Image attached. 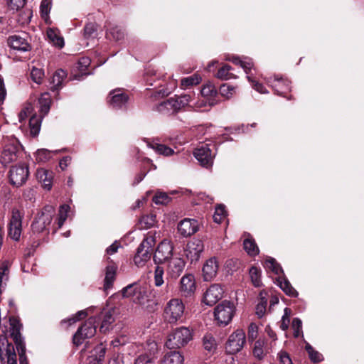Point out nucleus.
<instances>
[{"label":"nucleus","mask_w":364,"mask_h":364,"mask_svg":"<svg viewBox=\"0 0 364 364\" xmlns=\"http://www.w3.org/2000/svg\"><path fill=\"white\" fill-rule=\"evenodd\" d=\"M9 326L7 332L15 343L19 356V363L20 364H28L26 357V346L23 338L21 333L22 325L19 321L14 317H9Z\"/></svg>","instance_id":"obj_1"},{"label":"nucleus","mask_w":364,"mask_h":364,"mask_svg":"<svg viewBox=\"0 0 364 364\" xmlns=\"http://www.w3.org/2000/svg\"><path fill=\"white\" fill-rule=\"evenodd\" d=\"M192 101V97L190 95L184 94L177 97H171L164 100L156 105V109L164 114H176L182 108L189 105Z\"/></svg>","instance_id":"obj_2"},{"label":"nucleus","mask_w":364,"mask_h":364,"mask_svg":"<svg viewBox=\"0 0 364 364\" xmlns=\"http://www.w3.org/2000/svg\"><path fill=\"white\" fill-rule=\"evenodd\" d=\"M193 337L192 329L181 326L175 328L168 336L166 346L169 349L180 348L186 346Z\"/></svg>","instance_id":"obj_3"},{"label":"nucleus","mask_w":364,"mask_h":364,"mask_svg":"<svg viewBox=\"0 0 364 364\" xmlns=\"http://www.w3.org/2000/svg\"><path fill=\"white\" fill-rule=\"evenodd\" d=\"M156 232H150L141 242L137 248L134 257V264L139 267H143L149 261L152 255V247L156 243Z\"/></svg>","instance_id":"obj_4"},{"label":"nucleus","mask_w":364,"mask_h":364,"mask_svg":"<svg viewBox=\"0 0 364 364\" xmlns=\"http://www.w3.org/2000/svg\"><path fill=\"white\" fill-rule=\"evenodd\" d=\"M235 312L234 304L229 301H223L214 309L215 319L219 325L226 326L232 321Z\"/></svg>","instance_id":"obj_5"},{"label":"nucleus","mask_w":364,"mask_h":364,"mask_svg":"<svg viewBox=\"0 0 364 364\" xmlns=\"http://www.w3.org/2000/svg\"><path fill=\"white\" fill-rule=\"evenodd\" d=\"M55 214V209L52 205H46L43 210L38 213L34 221L31 225L34 232H42L46 230L52 222Z\"/></svg>","instance_id":"obj_6"},{"label":"nucleus","mask_w":364,"mask_h":364,"mask_svg":"<svg viewBox=\"0 0 364 364\" xmlns=\"http://www.w3.org/2000/svg\"><path fill=\"white\" fill-rule=\"evenodd\" d=\"M184 305L181 300L172 299L164 309V317L169 323H176L180 321L184 314Z\"/></svg>","instance_id":"obj_7"},{"label":"nucleus","mask_w":364,"mask_h":364,"mask_svg":"<svg viewBox=\"0 0 364 364\" xmlns=\"http://www.w3.org/2000/svg\"><path fill=\"white\" fill-rule=\"evenodd\" d=\"M0 361L1 364H18L15 348L9 342L4 331L0 335Z\"/></svg>","instance_id":"obj_8"},{"label":"nucleus","mask_w":364,"mask_h":364,"mask_svg":"<svg viewBox=\"0 0 364 364\" xmlns=\"http://www.w3.org/2000/svg\"><path fill=\"white\" fill-rule=\"evenodd\" d=\"M96 320L94 317L88 318L77 331L73 338V343L76 346L81 345L83 341L92 338L96 333Z\"/></svg>","instance_id":"obj_9"},{"label":"nucleus","mask_w":364,"mask_h":364,"mask_svg":"<svg viewBox=\"0 0 364 364\" xmlns=\"http://www.w3.org/2000/svg\"><path fill=\"white\" fill-rule=\"evenodd\" d=\"M23 217V212L16 208L12 209L8 225V234L9 236L15 241H18L20 239Z\"/></svg>","instance_id":"obj_10"},{"label":"nucleus","mask_w":364,"mask_h":364,"mask_svg":"<svg viewBox=\"0 0 364 364\" xmlns=\"http://www.w3.org/2000/svg\"><path fill=\"white\" fill-rule=\"evenodd\" d=\"M245 342V332L237 329L229 336L225 345V350L229 354H235L241 350Z\"/></svg>","instance_id":"obj_11"},{"label":"nucleus","mask_w":364,"mask_h":364,"mask_svg":"<svg viewBox=\"0 0 364 364\" xmlns=\"http://www.w3.org/2000/svg\"><path fill=\"white\" fill-rule=\"evenodd\" d=\"M29 176L28 166L26 164L14 166L9 171V178L12 185L19 187L23 185Z\"/></svg>","instance_id":"obj_12"},{"label":"nucleus","mask_w":364,"mask_h":364,"mask_svg":"<svg viewBox=\"0 0 364 364\" xmlns=\"http://www.w3.org/2000/svg\"><path fill=\"white\" fill-rule=\"evenodd\" d=\"M30 38L27 33L14 34L8 38L9 46L14 50L26 52L31 50Z\"/></svg>","instance_id":"obj_13"},{"label":"nucleus","mask_w":364,"mask_h":364,"mask_svg":"<svg viewBox=\"0 0 364 364\" xmlns=\"http://www.w3.org/2000/svg\"><path fill=\"white\" fill-rule=\"evenodd\" d=\"M172 252L173 246L171 244L168 240H164L158 245L153 256L154 263L159 264L168 260L172 255Z\"/></svg>","instance_id":"obj_14"},{"label":"nucleus","mask_w":364,"mask_h":364,"mask_svg":"<svg viewBox=\"0 0 364 364\" xmlns=\"http://www.w3.org/2000/svg\"><path fill=\"white\" fill-rule=\"evenodd\" d=\"M193 155L201 166L208 168L213 165L215 154L211 153V150L207 144H203L196 148Z\"/></svg>","instance_id":"obj_15"},{"label":"nucleus","mask_w":364,"mask_h":364,"mask_svg":"<svg viewBox=\"0 0 364 364\" xmlns=\"http://www.w3.org/2000/svg\"><path fill=\"white\" fill-rule=\"evenodd\" d=\"M203 250V242L198 239H193L188 242L185 251L186 257L193 262L199 259Z\"/></svg>","instance_id":"obj_16"},{"label":"nucleus","mask_w":364,"mask_h":364,"mask_svg":"<svg viewBox=\"0 0 364 364\" xmlns=\"http://www.w3.org/2000/svg\"><path fill=\"white\" fill-rule=\"evenodd\" d=\"M223 295V289L220 284H215L211 285L206 291L203 302L208 306L215 304Z\"/></svg>","instance_id":"obj_17"},{"label":"nucleus","mask_w":364,"mask_h":364,"mask_svg":"<svg viewBox=\"0 0 364 364\" xmlns=\"http://www.w3.org/2000/svg\"><path fill=\"white\" fill-rule=\"evenodd\" d=\"M109 104L113 109H119L124 106L129 100L128 95L120 90H112L109 94Z\"/></svg>","instance_id":"obj_18"},{"label":"nucleus","mask_w":364,"mask_h":364,"mask_svg":"<svg viewBox=\"0 0 364 364\" xmlns=\"http://www.w3.org/2000/svg\"><path fill=\"white\" fill-rule=\"evenodd\" d=\"M218 262L216 257L208 259L203 267V277L205 281H211L218 273Z\"/></svg>","instance_id":"obj_19"},{"label":"nucleus","mask_w":364,"mask_h":364,"mask_svg":"<svg viewBox=\"0 0 364 364\" xmlns=\"http://www.w3.org/2000/svg\"><path fill=\"white\" fill-rule=\"evenodd\" d=\"M196 290V282L193 274H186L181 279L180 292L183 296H190Z\"/></svg>","instance_id":"obj_20"},{"label":"nucleus","mask_w":364,"mask_h":364,"mask_svg":"<svg viewBox=\"0 0 364 364\" xmlns=\"http://www.w3.org/2000/svg\"><path fill=\"white\" fill-rule=\"evenodd\" d=\"M269 82L277 95L285 97V94L291 90L290 82L277 75L274 76L273 80L270 79Z\"/></svg>","instance_id":"obj_21"},{"label":"nucleus","mask_w":364,"mask_h":364,"mask_svg":"<svg viewBox=\"0 0 364 364\" xmlns=\"http://www.w3.org/2000/svg\"><path fill=\"white\" fill-rule=\"evenodd\" d=\"M178 230L183 237H188L198 230V222L193 219H184L178 225Z\"/></svg>","instance_id":"obj_22"},{"label":"nucleus","mask_w":364,"mask_h":364,"mask_svg":"<svg viewBox=\"0 0 364 364\" xmlns=\"http://www.w3.org/2000/svg\"><path fill=\"white\" fill-rule=\"evenodd\" d=\"M185 262L181 258H171L168 264L167 272L172 278L178 277L185 267Z\"/></svg>","instance_id":"obj_23"},{"label":"nucleus","mask_w":364,"mask_h":364,"mask_svg":"<svg viewBox=\"0 0 364 364\" xmlns=\"http://www.w3.org/2000/svg\"><path fill=\"white\" fill-rule=\"evenodd\" d=\"M18 146L14 144H8L5 146L1 156V161L6 165L17 159Z\"/></svg>","instance_id":"obj_24"},{"label":"nucleus","mask_w":364,"mask_h":364,"mask_svg":"<svg viewBox=\"0 0 364 364\" xmlns=\"http://www.w3.org/2000/svg\"><path fill=\"white\" fill-rule=\"evenodd\" d=\"M11 262L4 259L0 263V294L6 288L9 279Z\"/></svg>","instance_id":"obj_25"},{"label":"nucleus","mask_w":364,"mask_h":364,"mask_svg":"<svg viewBox=\"0 0 364 364\" xmlns=\"http://www.w3.org/2000/svg\"><path fill=\"white\" fill-rule=\"evenodd\" d=\"M183 356L178 351H170L161 359L159 364H183Z\"/></svg>","instance_id":"obj_26"},{"label":"nucleus","mask_w":364,"mask_h":364,"mask_svg":"<svg viewBox=\"0 0 364 364\" xmlns=\"http://www.w3.org/2000/svg\"><path fill=\"white\" fill-rule=\"evenodd\" d=\"M117 269V267L115 264L107 266L104 284V289L105 291L112 287V284L116 277Z\"/></svg>","instance_id":"obj_27"},{"label":"nucleus","mask_w":364,"mask_h":364,"mask_svg":"<svg viewBox=\"0 0 364 364\" xmlns=\"http://www.w3.org/2000/svg\"><path fill=\"white\" fill-rule=\"evenodd\" d=\"M36 177L44 188L50 190L52 183V172L46 169H39L36 173Z\"/></svg>","instance_id":"obj_28"},{"label":"nucleus","mask_w":364,"mask_h":364,"mask_svg":"<svg viewBox=\"0 0 364 364\" xmlns=\"http://www.w3.org/2000/svg\"><path fill=\"white\" fill-rule=\"evenodd\" d=\"M67 77V73L65 70L59 69L55 72L52 77L50 83L52 84L51 90H58L62 87L63 82Z\"/></svg>","instance_id":"obj_29"},{"label":"nucleus","mask_w":364,"mask_h":364,"mask_svg":"<svg viewBox=\"0 0 364 364\" xmlns=\"http://www.w3.org/2000/svg\"><path fill=\"white\" fill-rule=\"evenodd\" d=\"M38 103L40 105L41 114L42 116L46 115L50 110L51 104V98L50 95L48 93L42 94L38 100Z\"/></svg>","instance_id":"obj_30"},{"label":"nucleus","mask_w":364,"mask_h":364,"mask_svg":"<svg viewBox=\"0 0 364 364\" xmlns=\"http://www.w3.org/2000/svg\"><path fill=\"white\" fill-rule=\"evenodd\" d=\"M277 282L280 288L286 293L287 295L296 297L298 292L292 287L290 282L285 278H279Z\"/></svg>","instance_id":"obj_31"},{"label":"nucleus","mask_w":364,"mask_h":364,"mask_svg":"<svg viewBox=\"0 0 364 364\" xmlns=\"http://www.w3.org/2000/svg\"><path fill=\"white\" fill-rule=\"evenodd\" d=\"M201 81V77L200 75L195 73L191 76L182 78L181 80V86L183 89L189 88L193 85L199 84Z\"/></svg>","instance_id":"obj_32"},{"label":"nucleus","mask_w":364,"mask_h":364,"mask_svg":"<svg viewBox=\"0 0 364 364\" xmlns=\"http://www.w3.org/2000/svg\"><path fill=\"white\" fill-rule=\"evenodd\" d=\"M148 146L153 149L156 153L164 156H171L173 154V150L171 148L155 141L149 143Z\"/></svg>","instance_id":"obj_33"},{"label":"nucleus","mask_w":364,"mask_h":364,"mask_svg":"<svg viewBox=\"0 0 364 364\" xmlns=\"http://www.w3.org/2000/svg\"><path fill=\"white\" fill-rule=\"evenodd\" d=\"M200 92L202 96L207 100L215 99V97L218 94V90L215 86L209 82L203 86Z\"/></svg>","instance_id":"obj_34"},{"label":"nucleus","mask_w":364,"mask_h":364,"mask_svg":"<svg viewBox=\"0 0 364 364\" xmlns=\"http://www.w3.org/2000/svg\"><path fill=\"white\" fill-rule=\"evenodd\" d=\"M245 60L240 59L239 57L232 56L231 58H229V60L232 61L234 64L240 65L246 73H248L249 71L252 69L253 64L250 59L247 58Z\"/></svg>","instance_id":"obj_35"},{"label":"nucleus","mask_w":364,"mask_h":364,"mask_svg":"<svg viewBox=\"0 0 364 364\" xmlns=\"http://www.w3.org/2000/svg\"><path fill=\"white\" fill-rule=\"evenodd\" d=\"M245 250L250 256H255L259 253V248L255 240L251 238H247L243 242Z\"/></svg>","instance_id":"obj_36"},{"label":"nucleus","mask_w":364,"mask_h":364,"mask_svg":"<svg viewBox=\"0 0 364 364\" xmlns=\"http://www.w3.org/2000/svg\"><path fill=\"white\" fill-rule=\"evenodd\" d=\"M141 288V287L136 283L129 284L122 289V296L125 298L132 297V299H134Z\"/></svg>","instance_id":"obj_37"},{"label":"nucleus","mask_w":364,"mask_h":364,"mask_svg":"<svg viewBox=\"0 0 364 364\" xmlns=\"http://www.w3.org/2000/svg\"><path fill=\"white\" fill-rule=\"evenodd\" d=\"M203 346L206 350L214 351L217 348V343L213 336L210 333L205 334L203 338Z\"/></svg>","instance_id":"obj_38"},{"label":"nucleus","mask_w":364,"mask_h":364,"mask_svg":"<svg viewBox=\"0 0 364 364\" xmlns=\"http://www.w3.org/2000/svg\"><path fill=\"white\" fill-rule=\"evenodd\" d=\"M156 222V216L147 215L141 218L139 223V229H149L153 227Z\"/></svg>","instance_id":"obj_39"},{"label":"nucleus","mask_w":364,"mask_h":364,"mask_svg":"<svg viewBox=\"0 0 364 364\" xmlns=\"http://www.w3.org/2000/svg\"><path fill=\"white\" fill-rule=\"evenodd\" d=\"M48 38L55 46L62 48L64 46V40L58 36V33L54 29L50 28L47 31Z\"/></svg>","instance_id":"obj_40"},{"label":"nucleus","mask_w":364,"mask_h":364,"mask_svg":"<svg viewBox=\"0 0 364 364\" xmlns=\"http://www.w3.org/2000/svg\"><path fill=\"white\" fill-rule=\"evenodd\" d=\"M114 321V318L110 311L104 314L103 319L100 326V331L105 333L109 330V326Z\"/></svg>","instance_id":"obj_41"},{"label":"nucleus","mask_w":364,"mask_h":364,"mask_svg":"<svg viewBox=\"0 0 364 364\" xmlns=\"http://www.w3.org/2000/svg\"><path fill=\"white\" fill-rule=\"evenodd\" d=\"M265 341L264 339L259 338L257 341H255V346L253 348V355L255 358L262 360L264 358L265 355V353L263 350L264 345Z\"/></svg>","instance_id":"obj_42"},{"label":"nucleus","mask_w":364,"mask_h":364,"mask_svg":"<svg viewBox=\"0 0 364 364\" xmlns=\"http://www.w3.org/2000/svg\"><path fill=\"white\" fill-rule=\"evenodd\" d=\"M41 119L36 117L33 116L29 120L30 132L33 136L38 134L41 128Z\"/></svg>","instance_id":"obj_43"},{"label":"nucleus","mask_w":364,"mask_h":364,"mask_svg":"<svg viewBox=\"0 0 364 364\" xmlns=\"http://www.w3.org/2000/svg\"><path fill=\"white\" fill-rule=\"evenodd\" d=\"M264 267L267 269H270L272 272H273L276 274H279L283 272V270H282V267L279 266V264H277L276 260L272 257H268L265 260Z\"/></svg>","instance_id":"obj_44"},{"label":"nucleus","mask_w":364,"mask_h":364,"mask_svg":"<svg viewBox=\"0 0 364 364\" xmlns=\"http://www.w3.org/2000/svg\"><path fill=\"white\" fill-rule=\"evenodd\" d=\"M171 198L168 196L166 193L158 191L153 198V201L156 204L159 205H167Z\"/></svg>","instance_id":"obj_45"},{"label":"nucleus","mask_w":364,"mask_h":364,"mask_svg":"<svg viewBox=\"0 0 364 364\" xmlns=\"http://www.w3.org/2000/svg\"><path fill=\"white\" fill-rule=\"evenodd\" d=\"M97 26L94 23H87L84 28V37L85 38H94L97 36Z\"/></svg>","instance_id":"obj_46"},{"label":"nucleus","mask_w":364,"mask_h":364,"mask_svg":"<svg viewBox=\"0 0 364 364\" xmlns=\"http://www.w3.org/2000/svg\"><path fill=\"white\" fill-rule=\"evenodd\" d=\"M232 69L229 65H223L218 72L216 77L220 80H226L233 77V74L230 73Z\"/></svg>","instance_id":"obj_47"},{"label":"nucleus","mask_w":364,"mask_h":364,"mask_svg":"<svg viewBox=\"0 0 364 364\" xmlns=\"http://www.w3.org/2000/svg\"><path fill=\"white\" fill-rule=\"evenodd\" d=\"M250 276L255 287H258L262 285V282L260 279V271L258 268L256 267H252L250 269Z\"/></svg>","instance_id":"obj_48"},{"label":"nucleus","mask_w":364,"mask_h":364,"mask_svg":"<svg viewBox=\"0 0 364 364\" xmlns=\"http://www.w3.org/2000/svg\"><path fill=\"white\" fill-rule=\"evenodd\" d=\"M69 210L70 206L68 205H62L60 207L58 218V225L59 228H60L63 226L64 222L66 220Z\"/></svg>","instance_id":"obj_49"},{"label":"nucleus","mask_w":364,"mask_h":364,"mask_svg":"<svg viewBox=\"0 0 364 364\" xmlns=\"http://www.w3.org/2000/svg\"><path fill=\"white\" fill-rule=\"evenodd\" d=\"M164 268L157 265L154 269V284L156 287H161L164 283Z\"/></svg>","instance_id":"obj_50"},{"label":"nucleus","mask_w":364,"mask_h":364,"mask_svg":"<svg viewBox=\"0 0 364 364\" xmlns=\"http://www.w3.org/2000/svg\"><path fill=\"white\" fill-rule=\"evenodd\" d=\"M52 0H42L40 5V12L41 16L46 19L51 9Z\"/></svg>","instance_id":"obj_51"},{"label":"nucleus","mask_w":364,"mask_h":364,"mask_svg":"<svg viewBox=\"0 0 364 364\" xmlns=\"http://www.w3.org/2000/svg\"><path fill=\"white\" fill-rule=\"evenodd\" d=\"M51 158V152L47 149H38L36 153V159L38 162H46Z\"/></svg>","instance_id":"obj_52"},{"label":"nucleus","mask_w":364,"mask_h":364,"mask_svg":"<svg viewBox=\"0 0 364 364\" xmlns=\"http://www.w3.org/2000/svg\"><path fill=\"white\" fill-rule=\"evenodd\" d=\"M31 77L33 82L41 84L44 77V71L41 68H33L31 72Z\"/></svg>","instance_id":"obj_53"},{"label":"nucleus","mask_w":364,"mask_h":364,"mask_svg":"<svg viewBox=\"0 0 364 364\" xmlns=\"http://www.w3.org/2000/svg\"><path fill=\"white\" fill-rule=\"evenodd\" d=\"M109 28V34L112 35L114 39L116 41H119L122 39L124 36V33L122 31V28L115 26V27H111L110 23L108 25H106Z\"/></svg>","instance_id":"obj_54"},{"label":"nucleus","mask_w":364,"mask_h":364,"mask_svg":"<svg viewBox=\"0 0 364 364\" xmlns=\"http://www.w3.org/2000/svg\"><path fill=\"white\" fill-rule=\"evenodd\" d=\"M133 301L140 305L146 306V303L148 301L146 291L143 288H141L134 297Z\"/></svg>","instance_id":"obj_55"},{"label":"nucleus","mask_w":364,"mask_h":364,"mask_svg":"<svg viewBox=\"0 0 364 364\" xmlns=\"http://www.w3.org/2000/svg\"><path fill=\"white\" fill-rule=\"evenodd\" d=\"M291 327L294 331V336L298 338L302 333V322L301 319L294 318L291 323Z\"/></svg>","instance_id":"obj_56"},{"label":"nucleus","mask_w":364,"mask_h":364,"mask_svg":"<svg viewBox=\"0 0 364 364\" xmlns=\"http://www.w3.org/2000/svg\"><path fill=\"white\" fill-rule=\"evenodd\" d=\"M235 92V87L228 84H223L220 87V93L227 98L230 97Z\"/></svg>","instance_id":"obj_57"},{"label":"nucleus","mask_w":364,"mask_h":364,"mask_svg":"<svg viewBox=\"0 0 364 364\" xmlns=\"http://www.w3.org/2000/svg\"><path fill=\"white\" fill-rule=\"evenodd\" d=\"M217 102L215 99H208V100H202L195 102L192 107L196 108H202L205 107L207 106L213 107L216 105Z\"/></svg>","instance_id":"obj_58"},{"label":"nucleus","mask_w":364,"mask_h":364,"mask_svg":"<svg viewBox=\"0 0 364 364\" xmlns=\"http://www.w3.org/2000/svg\"><path fill=\"white\" fill-rule=\"evenodd\" d=\"M258 336V326L255 323H251L248 327V340L254 341Z\"/></svg>","instance_id":"obj_59"},{"label":"nucleus","mask_w":364,"mask_h":364,"mask_svg":"<svg viewBox=\"0 0 364 364\" xmlns=\"http://www.w3.org/2000/svg\"><path fill=\"white\" fill-rule=\"evenodd\" d=\"M106 353V348L102 345H98L92 352V355L95 356L96 359L98 360H101Z\"/></svg>","instance_id":"obj_60"},{"label":"nucleus","mask_w":364,"mask_h":364,"mask_svg":"<svg viewBox=\"0 0 364 364\" xmlns=\"http://www.w3.org/2000/svg\"><path fill=\"white\" fill-rule=\"evenodd\" d=\"M306 350L308 352L310 358L314 362H319V361H321V355L319 353L315 351L314 350V348L309 343L306 344Z\"/></svg>","instance_id":"obj_61"},{"label":"nucleus","mask_w":364,"mask_h":364,"mask_svg":"<svg viewBox=\"0 0 364 364\" xmlns=\"http://www.w3.org/2000/svg\"><path fill=\"white\" fill-rule=\"evenodd\" d=\"M87 316V312L85 311H80L75 316L68 318V320H63L61 323L68 322V325H72L75 323L76 321H79L82 318H84Z\"/></svg>","instance_id":"obj_62"},{"label":"nucleus","mask_w":364,"mask_h":364,"mask_svg":"<svg viewBox=\"0 0 364 364\" xmlns=\"http://www.w3.org/2000/svg\"><path fill=\"white\" fill-rule=\"evenodd\" d=\"M26 0H9V6L13 10H19L26 4Z\"/></svg>","instance_id":"obj_63"},{"label":"nucleus","mask_w":364,"mask_h":364,"mask_svg":"<svg viewBox=\"0 0 364 364\" xmlns=\"http://www.w3.org/2000/svg\"><path fill=\"white\" fill-rule=\"evenodd\" d=\"M134 364H155L152 358L147 355H140L135 360Z\"/></svg>","instance_id":"obj_64"}]
</instances>
